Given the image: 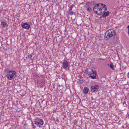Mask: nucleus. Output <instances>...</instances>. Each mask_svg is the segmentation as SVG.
I'll return each instance as SVG.
<instances>
[{
	"instance_id": "obj_1",
	"label": "nucleus",
	"mask_w": 129,
	"mask_h": 129,
	"mask_svg": "<svg viewBox=\"0 0 129 129\" xmlns=\"http://www.w3.org/2000/svg\"><path fill=\"white\" fill-rule=\"evenodd\" d=\"M96 8H98L99 12H102V10L104 8L105 10L107 9V7L104 4L99 3L95 5L93 7V10L95 13H96Z\"/></svg>"
},
{
	"instance_id": "obj_2",
	"label": "nucleus",
	"mask_w": 129,
	"mask_h": 129,
	"mask_svg": "<svg viewBox=\"0 0 129 129\" xmlns=\"http://www.w3.org/2000/svg\"><path fill=\"white\" fill-rule=\"evenodd\" d=\"M7 76L8 79L9 80H11L16 77V73L14 71H10L7 72Z\"/></svg>"
},
{
	"instance_id": "obj_3",
	"label": "nucleus",
	"mask_w": 129,
	"mask_h": 129,
	"mask_svg": "<svg viewBox=\"0 0 129 129\" xmlns=\"http://www.w3.org/2000/svg\"><path fill=\"white\" fill-rule=\"evenodd\" d=\"M34 123L37 126L40 127V125H43L44 122L43 120L38 118H36L34 120Z\"/></svg>"
},
{
	"instance_id": "obj_4",
	"label": "nucleus",
	"mask_w": 129,
	"mask_h": 129,
	"mask_svg": "<svg viewBox=\"0 0 129 129\" xmlns=\"http://www.w3.org/2000/svg\"><path fill=\"white\" fill-rule=\"evenodd\" d=\"M99 86L98 85L92 86L91 87V91L95 93L97 92Z\"/></svg>"
},
{
	"instance_id": "obj_5",
	"label": "nucleus",
	"mask_w": 129,
	"mask_h": 129,
	"mask_svg": "<svg viewBox=\"0 0 129 129\" xmlns=\"http://www.w3.org/2000/svg\"><path fill=\"white\" fill-rule=\"evenodd\" d=\"M96 76V73L95 71H94L92 69V72L90 74L89 77H91L92 79H94L95 78Z\"/></svg>"
},
{
	"instance_id": "obj_6",
	"label": "nucleus",
	"mask_w": 129,
	"mask_h": 129,
	"mask_svg": "<svg viewBox=\"0 0 129 129\" xmlns=\"http://www.w3.org/2000/svg\"><path fill=\"white\" fill-rule=\"evenodd\" d=\"M109 31V33L110 34L111 37L114 36L116 35L115 32L113 29H111L107 30Z\"/></svg>"
},
{
	"instance_id": "obj_7",
	"label": "nucleus",
	"mask_w": 129,
	"mask_h": 129,
	"mask_svg": "<svg viewBox=\"0 0 129 129\" xmlns=\"http://www.w3.org/2000/svg\"><path fill=\"white\" fill-rule=\"evenodd\" d=\"M111 37V36L109 33V31H107L105 33V35L104 37L105 40H107Z\"/></svg>"
},
{
	"instance_id": "obj_8",
	"label": "nucleus",
	"mask_w": 129,
	"mask_h": 129,
	"mask_svg": "<svg viewBox=\"0 0 129 129\" xmlns=\"http://www.w3.org/2000/svg\"><path fill=\"white\" fill-rule=\"evenodd\" d=\"M22 26L24 28L28 29L30 27V26L27 23H24L22 24Z\"/></svg>"
},
{
	"instance_id": "obj_9",
	"label": "nucleus",
	"mask_w": 129,
	"mask_h": 129,
	"mask_svg": "<svg viewBox=\"0 0 129 129\" xmlns=\"http://www.w3.org/2000/svg\"><path fill=\"white\" fill-rule=\"evenodd\" d=\"M68 66V62L66 60L64 61L62 64V67L64 69L67 68Z\"/></svg>"
},
{
	"instance_id": "obj_10",
	"label": "nucleus",
	"mask_w": 129,
	"mask_h": 129,
	"mask_svg": "<svg viewBox=\"0 0 129 129\" xmlns=\"http://www.w3.org/2000/svg\"><path fill=\"white\" fill-rule=\"evenodd\" d=\"M102 12H103L102 11ZM103 17H106L108 16L109 14V11H108L104 13V12L103 11Z\"/></svg>"
},
{
	"instance_id": "obj_11",
	"label": "nucleus",
	"mask_w": 129,
	"mask_h": 129,
	"mask_svg": "<svg viewBox=\"0 0 129 129\" xmlns=\"http://www.w3.org/2000/svg\"><path fill=\"white\" fill-rule=\"evenodd\" d=\"M88 90L89 89L87 87H84L83 90V92L84 93L86 94L88 93Z\"/></svg>"
},
{
	"instance_id": "obj_12",
	"label": "nucleus",
	"mask_w": 129,
	"mask_h": 129,
	"mask_svg": "<svg viewBox=\"0 0 129 129\" xmlns=\"http://www.w3.org/2000/svg\"><path fill=\"white\" fill-rule=\"evenodd\" d=\"M96 13H95L99 15H102L103 14V12H99V10H98V8H96Z\"/></svg>"
},
{
	"instance_id": "obj_13",
	"label": "nucleus",
	"mask_w": 129,
	"mask_h": 129,
	"mask_svg": "<svg viewBox=\"0 0 129 129\" xmlns=\"http://www.w3.org/2000/svg\"><path fill=\"white\" fill-rule=\"evenodd\" d=\"M1 24L2 26L4 27L6 26L7 25V23L5 22L2 21L1 22Z\"/></svg>"
},
{
	"instance_id": "obj_14",
	"label": "nucleus",
	"mask_w": 129,
	"mask_h": 129,
	"mask_svg": "<svg viewBox=\"0 0 129 129\" xmlns=\"http://www.w3.org/2000/svg\"><path fill=\"white\" fill-rule=\"evenodd\" d=\"M110 67L111 69L113 70H114L115 68L114 67V66L113 65V63H111L110 65Z\"/></svg>"
},
{
	"instance_id": "obj_15",
	"label": "nucleus",
	"mask_w": 129,
	"mask_h": 129,
	"mask_svg": "<svg viewBox=\"0 0 129 129\" xmlns=\"http://www.w3.org/2000/svg\"><path fill=\"white\" fill-rule=\"evenodd\" d=\"M28 58L30 59L31 60H32L33 59V58H32V56L31 55H28Z\"/></svg>"
},
{
	"instance_id": "obj_16",
	"label": "nucleus",
	"mask_w": 129,
	"mask_h": 129,
	"mask_svg": "<svg viewBox=\"0 0 129 129\" xmlns=\"http://www.w3.org/2000/svg\"><path fill=\"white\" fill-rule=\"evenodd\" d=\"M31 124L34 128H35L36 127V126L34 125L33 123V122L31 123Z\"/></svg>"
},
{
	"instance_id": "obj_17",
	"label": "nucleus",
	"mask_w": 129,
	"mask_h": 129,
	"mask_svg": "<svg viewBox=\"0 0 129 129\" xmlns=\"http://www.w3.org/2000/svg\"><path fill=\"white\" fill-rule=\"evenodd\" d=\"M69 13L70 15H73V12L69 11Z\"/></svg>"
},
{
	"instance_id": "obj_18",
	"label": "nucleus",
	"mask_w": 129,
	"mask_h": 129,
	"mask_svg": "<svg viewBox=\"0 0 129 129\" xmlns=\"http://www.w3.org/2000/svg\"><path fill=\"white\" fill-rule=\"evenodd\" d=\"M87 10L88 11H91V8L89 7L87 9Z\"/></svg>"
},
{
	"instance_id": "obj_19",
	"label": "nucleus",
	"mask_w": 129,
	"mask_h": 129,
	"mask_svg": "<svg viewBox=\"0 0 129 129\" xmlns=\"http://www.w3.org/2000/svg\"><path fill=\"white\" fill-rule=\"evenodd\" d=\"M123 105L125 107L126 106H127V105L126 104V102H124L123 103Z\"/></svg>"
},
{
	"instance_id": "obj_20",
	"label": "nucleus",
	"mask_w": 129,
	"mask_h": 129,
	"mask_svg": "<svg viewBox=\"0 0 129 129\" xmlns=\"http://www.w3.org/2000/svg\"><path fill=\"white\" fill-rule=\"evenodd\" d=\"M72 8L73 7H70V9H69V11H71L72 10Z\"/></svg>"
},
{
	"instance_id": "obj_21",
	"label": "nucleus",
	"mask_w": 129,
	"mask_h": 129,
	"mask_svg": "<svg viewBox=\"0 0 129 129\" xmlns=\"http://www.w3.org/2000/svg\"><path fill=\"white\" fill-rule=\"evenodd\" d=\"M44 80H41L40 82H41V83H44Z\"/></svg>"
},
{
	"instance_id": "obj_22",
	"label": "nucleus",
	"mask_w": 129,
	"mask_h": 129,
	"mask_svg": "<svg viewBox=\"0 0 129 129\" xmlns=\"http://www.w3.org/2000/svg\"><path fill=\"white\" fill-rule=\"evenodd\" d=\"M86 5H87L88 6H89L90 5V3L89 2H88L86 3Z\"/></svg>"
},
{
	"instance_id": "obj_23",
	"label": "nucleus",
	"mask_w": 129,
	"mask_h": 129,
	"mask_svg": "<svg viewBox=\"0 0 129 129\" xmlns=\"http://www.w3.org/2000/svg\"><path fill=\"white\" fill-rule=\"evenodd\" d=\"M127 77L129 78V72L127 74Z\"/></svg>"
},
{
	"instance_id": "obj_24",
	"label": "nucleus",
	"mask_w": 129,
	"mask_h": 129,
	"mask_svg": "<svg viewBox=\"0 0 129 129\" xmlns=\"http://www.w3.org/2000/svg\"><path fill=\"white\" fill-rule=\"evenodd\" d=\"M40 86L41 87H43V85L42 84H41L40 85Z\"/></svg>"
},
{
	"instance_id": "obj_25",
	"label": "nucleus",
	"mask_w": 129,
	"mask_h": 129,
	"mask_svg": "<svg viewBox=\"0 0 129 129\" xmlns=\"http://www.w3.org/2000/svg\"><path fill=\"white\" fill-rule=\"evenodd\" d=\"M74 6L72 4L71 6H70V7H73Z\"/></svg>"
},
{
	"instance_id": "obj_26",
	"label": "nucleus",
	"mask_w": 129,
	"mask_h": 129,
	"mask_svg": "<svg viewBox=\"0 0 129 129\" xmlns=\"http://www.w3.org/2000/svg\"><path fill=\"white\" fill-rule=\"evenodd\" d=\"M127 28H128V30H129V25L128 26Z\"/></svg>"
},
{
	"instance_id": "obj_27",
	"label": "nucleus",
	"mask_w": 129,
	"mask_h": 129,
	"mask_svg": "<svg viewBox=\"0 0 129 129\" xmlns=\"http://www.w3.org/2000/svg\"><path fill=\"white\" fill-rule=\"evenodd\" d=\"M36 77H37V78L38 77V78H39V77L37 75L36 76Z\"/></svg>"
},
{
	"instance_id": "obj_28",
	"label": "nucleus",
	"mask_w": 129,
	"mask_h": 129,
	"mask_svg": "<svg viewBox=\"0 0 129 129\" xmlns=\"http://www.w3.org/2000/svg\"><path fill=\"white\" fill-rule=\"evenodd\" d=\"M128 34L129 35V30H128Z\"/></svg>"
},
{
	"instance_id": "obj_29",
	"label": "nucleus",
	"mask_w": 129,
	"mask_h": 129,
	"mask_svg": "<svg viewBox=\"0 0 129 129\" xmlns=\"http://www.w3.org/2000/svg\"><path fill=\"white\" fill-rule=\"evenodd\" d=\"M81 81V82H80V83H82V82H83V81Z\"/></svg>"
},
{
	"instance_id": "obj_30",
	"label": "nucleus",
	"mask_w": 129,
	"mask_h": 129,
	"mask_svg": "<svg viewBox=\"0 0 129 129\" xmlns=\"http://www.w3.org/2000/svg\"><path fill=\"white\" fill-rule=\"evenodd\" d=\"M128 116H129V114H128Z\"/></svg>"
}]
</instances>
